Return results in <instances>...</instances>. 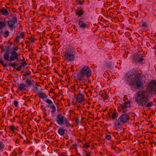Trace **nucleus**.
<instances>
[{
	"mask_svg": "<svg viewBox=\"0 0 156 156\" xmlns=\"http://www.w3.org/2000/svg\"><path fill=\"white\" fill-rule=\"evenodd\" d=\"M126 81L129 85L138 89H143L144 86L141 80V74L134 70L129 71L126 74Z\"/></svg>",
	"mask_w": 156,
	"mask_h": 156,
	"instance_id": "obj_1",
	"label": "nucleus"
},
{
	"mask_svg": "<svg viewBox=\"0 0 156 156\" xmlns=\"http://www.w3.org/2000/svg\"><path fill=\"white\" fill-rule=\"evenodd\" d=\"M148 95L146 90H142L137 93L136 94L135 101L140 106L151 107L153 104L152 101L149 102Z\"/></svg>",
	"mask_w": 156,
	"mask_h": 156,
	"instance_id": "obj_2",
	"label": "nucleus"
},
{
	"mask_svg": "<svg viewBox=\"0 0 156 156\" xmlns=\"http://www.w3.org/2000/svg\"><path fill=\"white\" fill-rule=\"evenodd\" d=\"M92 74L91 69L88 66L83 67L76 76L77 80L80 81H85L87 80Z\"/></svg>",
	"mask_w": 156,
	"mask_h": 156,
	"instance_id": "obj_3",
	"label": "nucleus"
},
{
	"mask_svg": "<svg viewBox=\"0 0 156 156\" xmlns=\"http://www.w3.org/2000/svg\"><path fill=\"white\" fill-rule=\"evenodd\" d=\"M56 118L55 121L59 126L65 125L67 127H73V126L70 124L68 119L64 116L62 113L58 114L56 115Z\"/></svg>",
	"mask_w": 156,
	"mask_h": 156,
	"instance_id": "obj_4",
	"label": "nucleus"
},
{
	"mask_svg": "<svg viewBox=\"0 0 156 156\" xmlns=\"http://www.w3.org/2000/svg\"><path fill=\"white\" fill-rule=\"evenodd\" d=\"M10 17L8 18L9 20L7 22V23L10 28L15 29L16 27L15 24L17 22V18L14 16H11Z\"/></svg>",
	"mask_w": 156,
	"mask_h": 156,
	"instance_id": "obj_5",
	"label": "nucleus"
},
{
	"mask_svg": "<svg viewBox=\"0 0 156 156\" xmlns=\"http://www.w3.org/2000/svg\"><path fill=\"white\" fill-rule=\"evenodd\" d=\"M65 57L66 60L73 61L75 58V56L73 54L71 49H68L65 55Z\"/></svg>",
	"mask_w": 156,
	"mask_h": 156,
	"instance_id": "obj_6",
	"label": "nucleus"
},
{
	"mask_svg": "<svg viewBox=\"0 0 156 156\" xmlns=\"http://www.w3.org/2000/svg\"><path fill=\"white\" fill-rule=\"evenodd\" d=\"M130 117L127 114L121 115L118 118V119L122 123H126L128 122L130 119Z\"/></svg>",
	"mask_w": 156,
	"mask_h": 156,
	"instance_id": "obj_7",
	"label": "nucleus"
},
{
	"mask_svg": "<svg viewBox=\"0 0 156 156\" xmlns=\"http://www.w3.org/2000/svg\"><path fill=\"white\" fill-rule=\"evenodd\" d=\"M147 87L151 92L153 91V90L156 89V80H151L148 84Z\"/></svg>",
	"mask_w": 156,
	"mask_h": 156,
	"instance_id": "obj_8",
	"label": "nucleus"
},
{
	"mask_svg": "<svg viewBox=\"0 0 156 156\" xmlns=\"http://www.w3.org/2000/svg\"><path fill=\"white\" fill-rule=\"evenodd\" d=\"M44 101L47 103L49 105H50L49 107L52 109V110L51 111V115H53L56 111V109L55 105L53 104L52 101L49 99H47L46 100H44Z\"/></svg>",
	"mask_w": 156,
	"mask_h": 156,
	"instance_id": "obj_9",
	"label": "nucleus"
},
{
	"mask_svg": "<svg viewBox=\"0 0 156 156\" xmlns=\"http://www.w3.org/2000/svg\"><path fill=\"white\" fill-rule=\"evenodd\" d=\"M19 55L15 51H12L10 52L9 61L12 62L18 59Z\"/></svg>",
	"mask_w": 156,
	"mask_h": 156,
	"instance_id": "obj_10",
	"label": "nucleus"
},
{
	"mask_svg": "<svg viewBox=\"0 0 156 156\" xmlns=\"http://www.w3.org/2000/svg\"><path fill=\"white\" fill-rule=\"evenodd\" d=\"M74 98L76 99L77 101L79 103L81 102L84 100L83 94L80 93L77 95L75 94Z\"/></svg>",
	"mask_w": 156,
	"mask_h": 156,
	"instance_id": "obj_11",
	"label": "nucleus"
},
{
	"mask_svg": "<svg viewBox=\"0 0 156 156\" xmlns=\"http://www.w3.org/2000/svg\"><path fill=\"white\" fill-rule=\"evenodd\" d=\"M0 12L2 15L9 17V13L8 11L4 8H2L0 9Z\"/></svg>",
	"mask_w": 156,
	"mask_h": 156,
	"instance_id": "obj_12",
	"label": "nucleus"
},
{
	"mask_svg": "<svg viewBox=\"0 0 156 156\" xmlns=\"http://www.w3.org/2000/svg\"><path fill=\"white\" fill-rule=\"evenodd\" d=\"M25 36L24 33V32H21L20 33L19 35L17 36L16 37L15 39L14 40V42L16 43H18L19 42V39L20 38H23Z\"/></svg>",
	"mask_w": 156,
	"mask_h": 156,
	"instance_id": "obj_13",
	"label": "nucleus"
},
{
	"mask_svg": "<svg viewBox=\"0 0 156 156\" xmlns=\"http://www.w3.org/2000/svg\"><path fill=\"white\" fill-rule=\"evenodd\" d=\"M34 81L33 80H30L29 78H27L25 81L26 86L27 87H30L32 85V82Z\"/></svg>",
	"mask_w": 156,
	"mask_h": 156,
	"instance_id": "obj_14",
	"label": "nucleus"
},
{
	"mask_svg": "<svg viewBox=\"0 0 156 156\" xmlns=\"http://www.w3.org/2000/svg\"><path fill=\"white\" fill-rule=\"evenodd\" d=\"M18 89L21 91H23L26 90V86L23 83H20L18 84Z\"/></svg>",
	"mask_w": 156,
	"mask_h": 156,
	"instance_id": "obj_15",
	"label": "nucleus"
},
{
	"mask_svg": "<svg viewBox=\"0 0 156 156\" xmlns=\"http://www.w3.org/2000/svg\"><path fill=\"white\" fill-rule=\"evenodd\" d=\"M37 95L39 98L43 100L44 99L48 97L43 92H39L37 94Z\"/></svg>",
	"mask_w": 156,
	"mask_h": 156,
	"instance_id": "obj_16",
	"label": "nucleus"
},
{
	"mask_svg": "<svg viewBox=\"0 0 156 156\" xmlns=\"http://www.w3.org/2000/svg\"><path fill=\"white\" fill-rule=\"evenodd\" d=\"M130 106V104L129 102H125L122 105V109H125Z\"/></svg>",
	"mask_w": 156,
	"mask_h": 156,
	"instance_id": "obj_17",
	"label": "nucleus"
},
{
	"mask_svg": "<svg viewBox=\"0 0 156 156\" xmlns=\"http://www.w3.org/2000/svg\"><path fill=\"white\" fill-rule=\"evenodd\" d=\"M58 133L61 136H63L65 133V129L61 127H60L58 130Z\"/></svg>",
	"mask_w": 156,
	"mask_h": 156,
	"instance_id": "obj_18",
	"label": "nucleus"
},
{
	"mask_svg": "<svg viewBox=\"0 0 156 156\" xmlns=\"http://www.w3.org/2000/svg\"><path fill=\"white\" fill-rule=\"evenodd\" d=\"M8 48H9V47H8ZM9 51V49L7 50V52H6L4 55V59L7 61H9L10 57L9 56V54L8 51Z\"/></svg>",
	"mask_w": 156,
	"mask_h": 156,
	"instance_id": "obj_19",
	"label": "nucleus"
},
{
	"mask_svg": "<svg viewBox=\"0 0 156 156\" xmlns=\"http://www.w3.org/2000/svg\"><path fill=\"white\" fill-rule=\"evenodd\" d=\"M6 24V21H0V29H2L5 27Z\"/></svg>",
	"mask_w": 156,
	"mask_h": 156,
	"instance_id": "obj_20",
	"label": "nucleus"
},
{
	"mask_svg": "<svg viewBox=\"0 0 156 156\" xmlns=\"http://www.w3.org/2000/svg\"><path fill=\"white\" fill-rule=\"evenodd\" d=\"M80 27V28H86V25L85 23L83 22L82 21L80 20V22L79 23Z\"/></svg>",
	"mask_w": 156,
	"mask_h": 156,
	"instance_id": "obj_21",
	"label": "nucleus"
},
{
	"mask_svg": "<svg viewBox=\"0 0 156 156\" xmlns=\"http://www.w3.org/2000/svg\"><path fill=\"white\" fill-rule=\"evenodd\" d=\"M9 66L14 69L16 68V66H18V64L16 63V62H13L9 63Z\"/></svg>",
	"mask_w": 156,
	"mask_h": 156,
	"instance_id": "obj_22",
	"label": "nucleus"
},
{
	"mask_svg": "<svg viewBox=\"0 0 156 156\" xmlns=\"http://www.w3.org/2000/svg\"><path fill=\"white\" fill-rule=\"evenodd\" d=\"M5 147V144L2 142L0 141V152L3 151Z\"/></svg>",
	"mask_w": 156,
	"mask_h": 156,
	"instance_id": "obj_23",
	"label": "nucleus"
},
{
	"mask_svg": "<svg viewBox=\"0 0 156 156\" xmlns=\"http://www.w3.org/2000/svg\"><path fill=\"white\" fill-rule=\"evenodd\" d=\"M122 123V122H120V121L119 122H115L114 123V125L115 126V127L116 128V129H117L119 127H120L121 126V123Z\"/></svg>",
	"mask_w": 156,
	"mask_h": 156,
	"instance_id": "obj_24",
	"label": "nucleus"
},
{
	"mask_svg": "<svg viewBox=\"0 0 156 156\" xmlns=\"http://www.w3.org/2000/svg\"><path fill=\"white\" fill-rule=\"evenodd\" d=\"M21 72L24 73V74H23L22 75L23 77L24 76L28 77L30 74V73H28L27 72V71H25V72H24V71H22Z\"/></svg>",
	"mask_w": 156,
	"mask_h": 156,
	"instance_id": "obj_25",
	"label": "nucleus"
},
{
	"mask_svg": "<svg viewBox=\"0 0 156 156\" xmlns=\"http://www.w3.org/2000/svg\"><path fill=\"white\" fill-rule=\"evenodd\" d=\"M84 12L82 9H80V10L77 11V15H78L80 16H81L82 15H83L84 13Z\"/></svg>",
	"mask_w": 156,
	"mask_h": 156,
	"instance_id": "obj_26",
	"label": "nucleus"
},
{
	"mask_svg": "<svg viewBox=\"0 0 156 156\" xmlns=\"http://www.w3.org/2000/svg\"><path fill=\"white\" fill-rule=\"evenodd\" d=\"M141 27H143L147 28L148 26L147 23L143 21L141 22Z\"/></svg>",
	"mask_w": 156,
	"mask_h": 156,
	"instance_id": "obj_27",
	"label": "nucleus"
},
{
	"mask_svg": "<svg viewBox=\"0 0 156 156\" xmlns=\"http://www.w3.org/2000/svg\"><path fill=\"white\" fill-rule=\"evenodd\" d=\"M19 50V48L17 46H15V47H12L10 50V51H15L16 52V51H18Z\"/></svg>",
	"mask_w": 156,
	"mask_h": 156,
	"instance_id": "obj_28",
	"label": "nucleus"
},
{
	"mask_svg": "<svg viewBox=\"0 0 156 156\" xmlns=\"http://www.w3.org/2000/svg\"><path fill=\"white\" fill-rule=\"evenodd\" d=\"M38 85H37L36 86H35L33 89V90L34 91L36 92H39V89L38 87Z\"/></svg>",
	"mask_w": 156,
	"mask_h": 156,
	"instance_id": "obj_29",
	"label": "nucleus"
},
{
	"mask_svg": "<svg viewBox=\"0 0 156 156\" xmlns=\"http://www.w3.org/2000/svg\"><path fill=\"white\" fill-rule=\"evenodd\" d=\"M118 114V113L116 112H114L112 113V117L113 119H115L116 117V115Z\"/></svg>",
	"mask_w": 156,
	"mask_h": 156,
	"instance_id": "obj_30",
	"label": "nucleus"
},
{
	"mask_svg": "<svg viewBox=\"0 0 156 156\" xmlns=\"http://www.w3.org/2000/svg\"><path fill=\"white\" fill-rule=\"evenodd\" d=\"M144 60V58H142V57H140V58H138L137 60V61L138 62L140 63H143V61Z\"/></svg>",
	"mask_w": 156,
	"mask_h": 156,
	"instance_id": "obj_31",
	"label": "nucleus"
},
{
	"mask_svg": "<svg viewBox=\"0 0 156 156\" xmlns=\"http://www.w3.org/2000/svg\"><path fill=\"white\" fill-rule=\"evenodd\" d=\"M20 64L22 66L25 67L26 66L27 64L25 61H22L20 62Z\"/></svg>",
	"mask_w": 156,
	"mask_h": 156,
	"instance_id": "obj_32",
	"label": "nucleus"
},
{
	"mask_svg": "<svg viewBox=\"0 0 156 156\" xmlns=\"http://www.w3.org/2000/svg\"><path fill=\"white\" fill-rule=\"evenodd\" d=\"M4 34L5 35L4 36V37H7L9 36V32L8 30H6L4 32Z\"/></svg>",
	"mask_w": 156,
	"mask_h": 156,
	"instance_id": "obj_33",
	"label": "nucleus"
},
{
	"mask_svg": "<svg viewBox=\"0 0 156 156\" xmlns=\"http://www.w3.org/2000/svg\"><path fill=\"white\" fill-rule=\"evenodd\" d=\"M0 63L4 67H6L7 66V64H4L3 63V61L1 59H0Z\"/></svg>",
	"mask_w": 156,
	"mask_h": 156,
	"instance_id": "obj_34",
	"label": "nucleus"
},
{
	"mask_svg": "<svg viewBox=\"0 0 156 156\" xmlns=\"http://www.w3.org/2000/svg\"><path fill=\"white\" fill-rule=\"evenodd\" d=\"M30 40L31 43H33L35 42V41L36 40V39L34 37H31L30 38Z\"/></svg>",
	"mask_w": 156,
	"mask_h": 156,
	"instance_id": "obj_35",
	"label": "nucleus"
},
{
	"mask_svg": "<svg viewBox=\"0 0 156 156\" xmlns=\"http://www.w3.org/2000/svg\"><path fill=\"white\" fill-rule=\"evenodd\" d=\"M10 128L11 131L14 132L16 129L15 126H10Z\"/></svg>",
	"mask_w": 156,
	"mask_h": 156,
	"instance_id": "obj_36",
	"label": "nucleus"
},
{
	"mask_svg": "<svg viewBox=\"0 0 156 156\" xmlns=\"http://www.w3.org/2000/svg\"><path fill=\"white\" fill-rule=\"evenodd\" d=\"M111 138V136L110 135H107L105 136V139L108 140H110Z\"/></svg>",
	"mask_w": 156,
	"mask_h": 156,
	"instance_id": "obj_37",
	"label": "nucleus"
},
{
	"mask_svg": "<svg viewBox=\"0 0 156 156\" xmlns=\"http://www.w3.org/2000/svg\"><path fill=\"white\" fill-rule=\"evenodd\" d=\"M21 65H20L19 66H17L16 68V70L18 71H20V70L21 68L22 67Z\"/></svg>",
	"mask_w": 156,
	"mask_h": 156,
	"instance_id": "obj_38",
	"label": "nucleus"
},
{
	"mask_svg": "<svg viewBox=\"0 0 156 156\" xmlns=\"http://www.w3.org/2000/svg\"><path fill=\"white\" fill-rule=\"evenodd\" d=\"M18 102L16 100L14 101L13 102L14 105L15 106V107H17L18 106Z\"/></svg>",
	"mask_w": 156,
	"mask_h": 156,
	"instance_id": "obj_39",
	"label": "nucleus"
},
{
	"mask_svg": "<svg viewBox=\"0 0 156 156\" xmlns=\"http://www.w3.org/2000/svg\"><path fill=\"white\" fill-rule=\"evenodd\" d=\"M84 2V0H79L78 2L79 4L80 5H82L83 4V3Z\"/></svg>",
	"mask_w": 156,
	"mask_h": 156,
	"instance_id": "obj_40",
	"label": "nucleus"
},
{
	"mask_svg": "<svg viewBox=\"0 0 156 156\" xmlns=\"http://www.w3.org/2000/svg\"><path fill=\"white\" fill-rule=\"evenodd\" d=\"M75 122L77 125H78L79 123V120L78 118H76Z\"/></svg>",
	"mask_w": 156,
	"mask_h": 156,
	"instance_id": "obj_41",
	"label": "nucleus"
},
{
	"mask_svg": "<svg viewBox=\"0 0 156 156\" xmlns=\"http://www.w3.org/2000/svg\"><path fill=\"white\" fill-rule=\"evenodd\" d=\"M83 147H86L87 148H89L90 147V146L88 145L87 143H85L84 144Z\"/></svg>",
	"mask_w": 156,
	"mask_h": 156,
	"instance_id": "obj_42",
	"label": "nucleus"
},
{
	"mask_svg": "<svg viewBox=\"0 0 156 156\" xmlns=\"http://www.w3.org/2000/svg\"><path fill=\"white\" fill-rule=\"evenodd\" d=\"M0 48L2 49V51L4 52L5 51V49L3 48L2 45H0Z\"/></svg>",
	"mask_w": 156,
	"mask_h": 156,
	"instance_id": "obj_43",
	"label": "nucleus"
},
{
	"mask_svg": "<svg viewBox=\"0 0 156 156\" xmlns=\"http://www.w3.org/2000/svg\"><path fill=\"white\" fill-rule=\"evenodd\" d=\"M3 34V31L2 30L0 29V35H2Z\"/></svg>",
	"mask_w": 156,
	"mask_h": 156,
	"instance_id": "obj_44",
	"label": "nucleus"
},
{
	"mask_svg": "<svg viewBox=\"0 0 156 156\" xmlns=\"http://www.w3.org/2000/svg\"><path fill=\"white\" fill-rule=\"evenodd\" d=\"M19 141L18 139H16V140L15 143L16 144H19Z\"/></svg>",
	"mask_w": 156,
	"mask_h": 156,
	"instance_id": "obj_45",
	"label": "nucleus"
},
{
	"mask_svg": "<svg viewBox=\"0 0 156 156\" xmlns=\"http://www.w3.org/2000/svg\"><path fill=\"white\" fill-rule=\"evenodd\" d=\"M60 156H66V155L64 154V153H63L60 154Z\"/></svg>",
	"mask_w": 156,
	"mask_h": 156,
	"instance_id": "obj_46",
	"label": "nucleus"
},
{
	"mask_svg": "<svg viewBox=\"0 0 156 156\" xmlns=\"http://www.w3.org/2000/svg\"><path fill=\"white\" fill-rule=\"evenodd\" d=\"M13 154L14 156H16L17 155V153L15 152H13Z\"/></svg>",
	"mask_w": 156,
	"mask_h": 156,
	"instance_id": "obj_47",
	"label": "nucleus"
},
{
	"mask_svg": "<svg viewBox=\"0 0 156 156\" xmlns=\"http://www.w3.org/2000/svg\"><path fill=\"white\" fill-rule=\"evenodd\" d=\"M107 97H108V95L105 94V96L104 97V99H107Z\"/></svg>",
	"mask_w": 156,
	"mask_h": 156,
	"instance_id": "obj_48",
	"label": "nucleus"
},
{
	"mask_svg": "<svg viewBox=\"0 0 156 156\" xmlns=\"http://www.w3.org/2000/svg\"><path fill=\"white\" fill-rule=\"evenodd\" d=\"M27 77H23V80H26L27 79Z\"/></svg>",
	"mask_w": 156,
	"mask_h": 156,
	"instance_id": "obj_49",
	"label": "nucleus"
},
{
	"mask_svg": "<svg viewBox=\"0 0 156 156\" xmlns=\"http://www.w3.org/2000/svg\"><path fill=\"white\" fill-rule=\"evenodd\" d=\"M19 136L20 137V138L22 139H24L23 137L21 135L19 134Z\"/></svg>",
	"mask_w": 156,
	"mask_h": 156,
	"instance_id": "obj_50",
	"label": "nucleus"
},
{
	"mask_svg": "<svg viewBox=\"0 0 156 156\" xmlns=\"http://www.w3.org/2000/svg\"><path fill=\"white\" fill-rule=\"evenodd\" d=\"M40 151H37V152H36L35 153V154H37L38 153H39Z\"/></svg>",
	"mask_w": 156,
	"mask_h": 156,
	"instance_id": "obj_51",
	"label": "nucleus"
},
{
	"mask_svg": "<svg viewBox=\"0 0 156 156\" xmlns=\"http://www.w3.org/2000/svg\"><path fill=\"white\" fill-rule=\"evenodd\" d=\"M153 91H154V92H155L154 93H155V94H156V89L153 90Z\"/></svg>",
	"mask_w": 156,
	"mask_h": 156,
	"instance_id": "obj_52",
	"label": "nucleus"
},
{
	"mask_svg": "<svg viewBox=\"0 0 156 156\" xmlns=\"http://www.w3.org/2000/svg\"><path fill=\"white\" fill-rule=\"evenodd\" d=\"M86 156H90L89 154H86Z\"/></svg>",
	"mask_w": 156,
	"mask_h": 156,
	"instance_id": "obj_53",
	"label": "nucleus"
},
{
	"mask_svg": "<svg viewBox=\"0 0 156 156\" xmlns=\"http://www.w3.org/2000/svg\"><path fill=\"white\" fill-rule=\"evenodd\" d=\"M4 154H7V155L8 154L6 152H4Z\"/></svg>",
	"mask_w": 156,
	"mask_h": 156,
	"instance_id": "obj_54",
	"label": "nucleus"
},
{
	"mask_svg": "<svg viewBox=\"0 0 156 156\" xmlns=\"http://www.w3.org/2000/svg\"><path fill=\"white\" fill-rule=\"evenodd\" d=\"M10 111L9 110H8V113H10Z\"/></svg>",
	"mask_w": 156,
	"mask_h": 156,
	"instance_id": "obj_55",
	"label": "nucleus"
},
{
	"mask_svg": "<svg viewBox=\"0 0 156 156\" xmlns=\"http://www.w3.org/2000/svg\"><path fill=\"white\" fill-rule=\"evenodd\" d=\"M118 134V133H115V134Z\"/></svg>",
	"mask_w": 156,
	"mask_h": 156,
	"instance_id": "obj_56",
	"label": "nucleus"
},
{
	"mask_svg": "<svg viewBox=\"0 0 156 156\" xmlns=\"http://www.w3.org/2000/svg\"><path fill=\"white\" fill-rule=\"evenodd\" d=\"M37 154H35V155L36 156H37Z\"/></svg>",
	"mask_w": 156,
	"mask_h": 156,
	"instance_id": "obj_57",
	"label": "nucleus"
},
{
	"mask_svg": "<svg viewBox=\"0 0 156 156\" xmlns=\"http://www.w3.org/2000/svg\"><path fill=\"white\" fill-rule=\"evenodd\" d=\"M14 119H15V117H14Z\"/></svg>",
	"mask_w": 156,
	"mask_h": 156,
	"instance_id": "obj_58",
	"label": "nucleus"
}]
</instances>
